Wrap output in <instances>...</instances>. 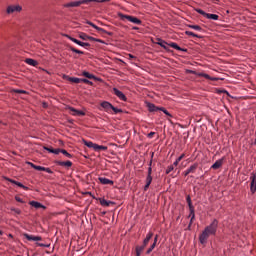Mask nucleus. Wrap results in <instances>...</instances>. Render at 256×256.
Returning a JSON list of instances; mask_svg holds the SVG:
<instances>
[{"label":"nucleus","instance_id":"8fccbe9b","mask_svg":"<svg viewBox=\"0 0 256 256\" xmlns=\"http://www.w3.org/2000/svg\"><path fill=\"white\" fill-rule=\"evenodd\" d=\"M61 150L62 149H53L52 153L58 155L59 153H61Z\"/></svg>","mask_w":256,"mask_h":256},{"label":"nucleus","instance_id":"e433bc0d","mask_svg":"<svg viewBox=\"0 0 256 256\" xmlns=\"http://www.w3.org/2000/svg\"><path fill=\"white\" fill-rule=\"evenodd\" d=\"M200 76L204 77L205 79L212 80V81L217 80L216 78H211L208 74H201Z\"/></svg>","mask_w":256,"mask_h":256},{"label":"nucleus","instance_id":"39448f33","mask_svg":"<svg viewBox=\"0 0 256 256\" xmlns=\"http://www.w3.org/2000/svg\"><path fill=\"white\" fill-rule=\"evenodd\" d=\"M101 107H102L107 113H112L113 105L110 104L109 102H107V101L102 102V103H101Z\"/></svg>","mask_w":256,"mask_h":256},{"label":"nucleus","instance_id":"5701e85b","mask_svg":"<svg viewBox=\"0 0 256 256\" xmlns=\"http://www.w3.org/2000/svg\"><path fill=\"white\" fill-rule=\"evenodd\" d=\"M82 76H84V77H86V78H88V79H90V80H97V78L93 75V74H90V73H88V72H86V71H84L83 73H82Z\"/></svg>","mask_w":256,"mask_h":256},{"label":"nucleus","instance_id":"473e14b6","mask_svg":"<svg viewBox=\"0 0 256 256\" xmlns=\"http://www.w3.org/2000/svg\"><path fill=\"white\" fill-rule=\"evenodd\" d=\"M189 210H190L189 217H191L192 220H195V207L189 208Z\"/></svg>","mask_w":256,"mask_h":256},{"label":"nucleus","instance_id":"c9c22d12","mask_svg":"<svg viewBox=\"0 0 256 256\" xmlns=\"http://www.w3.org/2000/svg\"><path fill=\"white\" fill-rule=\"evenodd\" d=\"M70 50H71L72 52L77 53V54H80V55H83V54H84L82 51L77 50V49H75L74 47H70Z\"/></svg>","mask_w":256,"mask_h":256},{"label":"nucleus","instance_id":"ea45409f","mask_svg":"<svg viewBox=\"0 0 256 256\" xmlns=\"http://www.w3.org/2000/svg\"><path fill=\"white\" fill-rule=\"evenodd\" d=\"M61 153L62 154H64L66 157H68V158H71L72 157V155L71 154H69L66 150H64V149H61Z\"/></svg>","mask_w":256,"mask_h":256},{"label":"nucleus","instance_id":"2eb2a0df","mask_svg":"<svg viewBox=\"0 0 256 256\" xmlns=\"http://www.w3.org/2000/svg\"><path fill=\"white\" fill-rule=\"evenodd\" d=\"M29 204H30L32 207L36 208V209H39V208L46 209L45 206H43L41 203L36 202V201H31V202H29Z\"/></svg>","mask_w":256,"mask_h":256},{"label":"nucleus","instance_id":"412c9836","mask_svg":"<svg viewBox=\"0 0 256 256\" xmlns=\"http://www.w3.org/2000/svg\"><path fill=\"white\" fill-rule=\"evenodd\" d=\"M87 24L90 25L91 27H93L94 29H96L99 33H107L104 29L97 27L92 22H87Z\"/></svg>","mask_w":256,"mask_h":256},{"label":"nucleus","instance_id":"0e129e2a","mask_svg":"<svg viewBox=\"0 0 256 256\" xmlns=\"http://www.w3.org/2000/svg\"><path fill=\"white\" fill-rule=\"evenodd\" d=\"M180 161H178V159L174 162V166H177L179 164Z\"/></svg>","mask_w":256,"mask_h":256},{"label":"nucleus","instance_id":"b1692460","mask_svg":"<svg viewBox=\"0 0 256 256\" xmlns=\"http://www.w3.org/2000/svg\"><path fill=\"white\" fill-rule=\"evenodd\" d=\"M11 183L23 188L24 190H28V187L24 186L23 184H21L20 182H17L15 180H12V179H8Z\"/></svg>","mask_w":256,"mask_h":256},{"label":"nucleus","instance_id":"052dcab7","mask_svg":"<svg viewBox=\"0 0 256 256\" xmlns=\"http://www.w3.org/2000/svg\"><path fill=\"white\" fill-rule=\"evenodd\" d=\"M185 157L184 154H182L177 160L180 162Z\"/></svg>","mask_w":256,"mask_h":256},{"label":"nucleus","instance_id":"774afa93","mask_svg":"<svg viewBox=\"0 0 256 256\" xmlns=\"http://www.w3.org/2000/svg\"><path fill=\"white\" fill-rule=\"evenodd\" d=\"M133 30H139V28L138 27H133Z\"/></svg>","mask_w":256,"mask_h":256},{"label":"nucleus","instance_id":"0eeeda50","mask_svg":"<svg viewBox=\"0 0 256 256\" xmlns=\"http://www.w3.org/2000/svg\"><path fill=\"white\" fill-rule=\"evenodd\" d=\"M81 5V0H75L74 2H67L64 4L65 8H71V7H79Z\"/></svg>","mask_w":256,"mask_h":256},{"label":"nucleus","instance_id":"f3484780","mask_svg":"<svg viewBox=\"0 0 256 256\" xmlns=\"http://www.w3.org/2000/svg\"><path fill=\"white\" fill-rule=\"evenodd\" d=\"M152 237H153V233H152V232H149V233L147 234L146 238L144 239L142 245H144V246L146 247Z\"/></svg>","mask_w":256,"mask_h":256},{"label":"nucleus","instance_id":"f704fd0d","mask_svg":"<svg viewBox=\"0 0 256 256\" xmlns=\"http://www.w3.org/2000/svg\"><path fill=\"white\" fill-rule=\"evenodd\" d=\"M186 200H187V203H188L189 209H190V208H194V206H193V204H192L191 197H190L189 195L187 196Z\"/></svg>","mask_w":256,"mask_h":256},{"label":"nucleus","instance_id":"72a5a7b5","mask_svg":"<svg viewBox=\"0 0 256 256\" xmlns=\"http://www.w3.org/2000/svg\"><path fill=\"white\" fill-rule=\"evenodd\" d=\"M185 34L188 36H191V37L202 38L201 36H199L193 32H190V31H186Z\"/></svg>","mask_w":256,"mask_h":256},{"label":"nucleus","instance_id":"7c9ffc66","mask_svg":"<svg viewBox=\"0 0 256 256\" xmlns=\"http://www.w3.org/2000/svg\"><path fill=\"white\" fill-rule=\"evenodd\" d=\"M108 149V147H106V146H100V145H97L96 144V146H95V151H106Z\"/></svg>","mask_w":256,"mask_h":256},{"label":"nucleus","instance_id":"5fc2aeb1","mask_svg":"<svg viewBox=\"0 0 256 256\" xmlns=\"http://www.w3.org/2000/svg\"><path fill=\"white\" fill-rule=\"evenodd\" d=\"M128 59H129V60H136V57L133 56V55H131V54H129V55H128Z\"/></svg>","mask_w":256,"mask_h":256},{"label":"nucleus","instance_id":"338daca9","mask_svg":"<svg viewBox=\"0 0 256 256\" xmlns=\"http://www.w3.org/2000/svg\"><path fill=\"white\" fill-rule=\"evenodd\" d=\"M149 167H152V160H151L150 163H149Z\"/></svg>","mask_w":256,"mask_h":256},{"label":"nucleus","instance_id":"20e7f679","mask_svg":"<svg viewBox=\"0 0 256 256\" xmlns=\"http://www.w3.org/2000/svg\"><path fill=\"white\" fill-rule=\"evenodd\" d=\"M22 10V8L17 5V6H8L7 8V13L12 14V13H19Z\"/></svg>","mask_w":256,"mask_h":256},{"label":"nucleus","instance_id":"49530a36","mask_svg":"<svg viewBox=\"0 0 256 256\" xmlns=\"http://www.w3.org/2000/svg\"><path fill=\"white\" fill-rule=\"evenodd\" d=\"M11 211H13L14 213H16L18 215L21 214V211L17 208H11Z\"/></svg>","mask_w":256,"mask_h":256},{"label":"nucleus","instance_id":"423d86ee","mask_svg":"<svg viewBox=\"0 0 256 256\" xmlns=\"http://www.w3.org/2000/svg\"><path fill=\"white\" fill-rule=\"evenodd\" d=\"M250 180H251V191L252 193H255L256 192V173H252Z\"/></svg>","mask_w":256,"mask_h":256},{"label":"nucleus","instance_id":"a18cd8bd","mask_svg":"<svg viewBox=\"0 0 256 256\" xmlns=\"http://www.w3.org/2000/svg\"><path fill=\"white\" fill-rule=\"evenodd\" d=\"M160 110L163 111L167 116L172 117V115L165 108H160Z\"/></svg>","mask_w":256,"mask_h":256},{"label":"nucleus","instance_id":"c85d7f7f","mask_svg":"<svg viewBox=\"0 0 256 256\" xmlns=\"http://www.w3.org/2000/svg\"><path fill=\"white\" fill-rule=\"evenodd\" d=\"M157 44H158L159 46H161L162 48H164L165 50L168 49V48L166 47L167 43H166L165 41L161 40V39H158Z\"/></svg>","mask_w":256,"mask_h":256},{"label":"nucleus","instance_id":"e2e57ef3","mask_svg":"<svg viewBox=\"0 0 256 256\" xmlns=\"http://www.w3.org/2000/svg\"><path fill=\"white\" fill-rule=\"evenodd\" d=\"M193 221H194V220H192V218H191L190 223H189V226H188L189 229H190V227H191Z\"/></svg>","mask_w":256,"mask_h":256},{"label":"nucleus","instance_id":"393cba45","mask_svg":"<svg viewBox=\"0 0 256 256\" xmlns=\"http://www.w3.org/2000/svg\"><path fill=\"white\" fill-rule=\"evenodd\" d=\"M25 62H26L28 65L33 66V67H35V66L38 65V62L35 61V60H33V59H26Z\"/></svg>","mask_w":256,"mask_h":256},{"label":"nucleus","instance_id":"c756f323","mask_svg":"<svg viewBox=\"0 0 256 256\" xmlns=\"http://www.w3.org/2000/svg\"><path fill=\"white\" fill-rule=\"evenodd\" d=\"M169 46L178 51H186V50L180 48L176 43H171V44H169Z\"/></svg>","mask_w":256,"mask_h":256},{"label":"nucleus","instance_id":"6e6552de","mask_svg":"<svg viewBox=\"0 0 256 256\" xmlns=\"http://www.w3.org/2000/svg\"><path fill=\"white\" fill-rule=\"evenodd\" d=\"M113 93L122 101H127V98L126 96L121 92L119 91L118 89L114 88L113 89Z\"/></svg>","mask_w":256,"mask_h":256},{"label":"nucleus","instance_id":"3c124183","mask_svg":"<svg viewBox=\"0 0 256 256\" xmlns=\"http://www.w3.org/2000/svg\"><path fill=\"white\" fill-rule=\"evenodd\" d=\"M147 176L152 177V167L148 168V174Z\"/></svg>","mask_w":256,"mask_h":256},{"label":"nucleus","instance_id":"dca6fc26","mask_svg":"<svg viewBox=\"0 0 256 256\" xmlns=\"http://www.w3.org/2000/svg\"><path fill=\"white\" fill-rule=\"evenodd\" d=\"M79 38L84 40V41H87V40L93 41V40H95V38L90 37V36L86 35L85 33H80Z\"/></svg>","mask_w":256,"mask_h":256},{"label":"nucleus","instance_id":"6ab92c4d","mask_svg":"<svg viewBox=\"0 0 256 256\" xmlns=\"http://www.w3.org/2000/svg\"><path fill=\"white\" fill-rule=\"evenodd\" d=\"M56 164L59 165V166H65V167H71L72 166V162L71 161H66V162L57 161Z\"/></svg>","mask_w":256,"mask_h":256},{"label":"nucleus","instance_id":"37998d69","mask_svg":"<svg viewBox=\"0 0 256 256\" xmlns=\"http://www.w3.org/2000/svg\"><path fill=\"white\" fill-rule=\"evenodd\" d=\"M68 37V39L70 40V41H72V42H74L75 44H79V41L77 40V39H75V38H72V37H70V36H67Z\"/></svg>","mask_w":256,"mask_h":256},{"label":"nucleus","instance_id":"c03bdc74","mask_svg":"<svg viewBox=\"0 0 256 256\" xmlns=\"http://www.w3.org/2000/svg\"><path fill=\"white\" fill-rule=\"evenodd\" d=\"M36 245L39 247H46V248H48L50 246L49 244H43V243H39V242H37Z\"/></svg>","mask_w":256,"mask_h":256},{"label":"nucleus","instance_id":"79ce46f5","mask_svg":"<svg viewBox=\"0 0 256 256\" xmlns=\"http://www.w3.org/2000/svg\"><path fill=\"white\" fill-rule=\"evenodd\" d=\"M81 82L85 83V84H88V85H93V83L87 79H81Z\"/></svg>","mask_w":256,"mask_h":256},{"label":"nucleus","instance_id":"6e6d98bb","mask_svg":"<svg viewBox=\"0 0 256 256\" xmlns=\"http://www.w3.org/2000/svg\"><path fill=\"white\" fill-rule=\"evenodd\" d=\"M44 149L47 150L50 153H53V150H54L53 148H48V147H44Z\"/></svg>","mask_w":256,"mask_h":256},{"label":"nucleus","instance_id":"de8ad7c7","mask_svg":"<svg viewBox=\"0 0 256 256\" xmlns=\"http://www.w3.org/2000/svg\"><path fill=\"white\" fill-rule=\"evenodd\" d=\"M44 168H45V167L34 166V169H35V170H38V171H44Z\"/></svg>","mask_w":256,"mask_h":256},{"label":"nucleus","instance_id":"2f4dec72","mask_svg":"<svg viewBox=\"0 0 256 256\" xmlns=\"http://www.w3.org/2000/svg\"><path fill=\"white\" fill-rule=\"evenodd\" d=\"M84 144L89 147V148H93L95 150V146L96 144H94L93 142L91 141H84Z\"/></svg>","mask_w":256,"mask_h":256},{"label":"nucleus","instance_id":"9b49d317","mask_svg":"<svg viewBox=\"0 0 256 256\" xmlns=\"http://www.w3.org/2000/svg\"><path fill=\"white\" fill-rule=\"evenodd\" d=\"M98 180L103 185H113L114 184V182L112 180H109V179L104 178V177H99Z\"/></svg>","mask_w":256,"mask_h":256},{"label":"nucleus","instance_id":"603ef678","mask_svg":"<svg viewBox=\"0 0 256 256\" xmlns=\"http://www.w3.org/2000/svg\"><path fill=\"white\" fill-rule=\"evenodd\" d=\"M43 171H45V172H47V173H49V174H52V173H53L50 168H45V167H44V170H43Z\"/></svg>","mask_w":256,"mask_h":256},{"label":"nucleus","instance_id":"4be33fe9","mask_svg":"<svg viewBox=\"0 0 256 256\" xmlns=\"http://www.w3.org/2000/svg\"><path fill=\"white\" fill-rule=\"evenodd\" d=\"M146 246L141 245V246H136V256H141V253L145 249Z\"/></svg>","mask_w":256,"mask_h":256},{"label":"nucleus","instance_id":"ddd939ff","mask_svg":"<svg viewBox=\"0 0 256 256\" xmlns=\"http://www.w3.org/2000/svg\"><path fill=\"white\" fill-rule=\"evenodd\" d=\"M93 2H99V3H104L106 2V0H80L81 5H88L89 3H93Z\"/></svg>","mask_w":256,"mask_h":256},{"label":"nucleus","instance_id":"9d476101","mask_svg":"<svg viewBox=\"0 0 256 256\" xmlns=\"http://www.w3.org/2000/svg\"><path fill=\"white\" fill-rule=\"evenodd\" d=\"M23 236L29 240V241H41L42 238L40 236H33V235H29L27 233H24Z\"/></svg>","mask_w":256,"mask_h":256},{"label":"nucleus","instance_id":"13d9d810","mask_svg":"<svg viewBox=\"0 0 256 256\" xmlns=\"http://www.w3.org/2000/svg\"><path fill=\"white\" fill-rule=\"evenodd\" d=\"M154 135H155V132H151V133L148 134V137L153 138Z\"/></svg>","mask_w":256,"mask_h":256},{"label":"nucleus","instance_id":"f03ea898","mask_svg":"<svg viewBox=\"0 0 256 256\" xmlns=\"http://www.w3.org/2000/svg\"><path fill=\"white\" fill-rule=\"evenodd\" d=\"M121 20H128L129 22L135 24V25H141L142 24V21L139 20L138 18L136 17H133V16H129L128 14H119Z\"/></svg>","mask_w":256,"mask_h":256},{"label":"nucleus","instance_id":"58836bf2","mask_svg":"<svg viewBox=\"0 0 256 256\" xmlns=\"http://www.w3.org/2000/svg\"><path fill=\"white\" fill-rule=\"evenodd\" d=\"M114 111L115 114H118V113H122V110L121 109H117L115 108L114 106H112L111 108V112Z\"/></svg>","mask_w":256,"mask_h":256},{"label":"nucleus","instance_id":"cd10ccee","mask_svg":"<svg viewBox=\"0 0 256 256\" xmlns=\"http://www.w3.org/2000/svg\"><path fill=\"white\" fill-rule=\"evenodd\" d=\"M188 27L190 29L196 30L198 32H202L203 31V29L200 26H198V25H188Z\"/></svg>","mask_w":256,"mask_h":256},{"label":"nucleus","instance_id":"a211bd4d","mask_svg":"<svg viewBox=\"0 0 256 256\" xmlns=\"http://www.w3.org/2000/svg\"><path fill=\"white\" fill-rule=\"evenodd\" d=\"M147 108L150 112H156L158 110H160V108L156 107L154 104L152 103H147Z\"/></svg>","mask_w":256,"mask_h":256},{"label":"nucleus","instance_id":"69168bd1","mask_svg":"<svg viewBox=\"0 0 256 256\" xmlns=\"http://www.w3.org/2000/svg\"><path fill=\"white\" fill-rule=\"evenodd\" d=\"M31 165V167L34 169V167H36L37 165H34L33 163H29Z\"/></svg>","mask_w":256,"mask_h":256},{"label":"nucleus","instance_id":"bb28decb","mask_svg":"<svg viewBox=\"0 0 256 256\" xmlns=\"http://www.w3.org/2000/svg\"><path fill=\"white\" fill-rule=\"evenodd\" d=\"M68 81L72 82V83H75V84H79L82 82V79H79V78H74V77H69L68 78Z\"/></svg>","mask_w":256,"mask_h":256},{"label":"nucleus","instance_id":"4c0bfd02","mask_svg":"<svg viewBox=\"0 0 256 256\" xmlns=\"http://www.w3.org/2000/svg\"><path fill=\"white\" fill-rule=\"evenodd\" d=\"M77 45H79V46H81V47H84V48L90 47V44H89V43H83V42H81V41H79Z\"/></svg>","mask_w":256,"mask_h":256},{"label":"nucleus","instance_id":"a878e982","mask_svg":"<svg viewBox=\"0 0 256 256\" xmlns=\"http://www.w3.org/2000/svg\"><path fill=\"white\" fill-rule=\"evenodd\" d=\"M100 204H101L102 206L108 207V206H110V204H113V202L107 201V200H105V199H100Z\"/></svg>","mask_w":256,"mask_h":256},{"label":"nucleus","instance_id":"aec40b11","mask_svg":"<svg viewBox=\"0 0 256 256\" xmlns=\"http://www.w3.org/2000/svg\"><path fill=\"white\" fill-rule=\"evenodd\" d=\"M152 180H153L152 176H147V178H146V185L144 187V191L148 190L150 184L152 183Z\"/></svg>","mask_w":256,"mask_h":256},{"label":"nucleus","instance_id":"680f3d73","mask_svg":"<svg viewBox=\"0 0 256 256\" xmlns=\"http://www.w3.org/2000/svg\"><path fill=\"white\" fill-rule=\"evenodd\" d=\"M157 241H158V235L155 236L153 243H155V245H156V244H157Z\"/></svg>","mask_w":256,"mask_h":256},{"label":"nucleus","instance_id":"864d4df0","mask_svg":"<svg viewBox=\"0 0 256 256\" xmlns=\"http://www.w3.org/2000/svg\"><path fill=\"white\" fill-rule=\"evenodd\" d=\"M14 92L18 94H26V92L23 90H15Z\"/></svg>","mask_w":256,"mask_h":256},{"label":"nucleus","instance_id":"a19ab883","mask_svg":"<svg viewBox=\"0 0 256 256\" xmlns=\"http://www.w3.org/2000/svg\"><path fill=\"white\" fill-rule=\"evenodd\" d=\"M156 247V245H155V243H153L151 246H150V248L147 250V254H150L152 251H153V249Z\"/></svg>","mask_w":256,"mask_h":256},{"label":"nucleus","instance_id":"bf43d9fd","mask_svg":"<svg viewBox=\"0 0 256 256\" xmlns=\"http://www.w3.org/2000/svg\"><path fill=\"white\" fill-rule=\"evenodd\" d=\"M93 41L104 44V41H102V40H100V39H96V38H95V40H93Z\"/></svg>","mask_w":256,"mask_h":256},{"label":"nucleus","instance_id":"09e8293b","mask_svg":"<svg viewBox=\"0 0 256 256\" xmlns=\"http://www.w3.org/2000/svg\"><path fill=\"white\" fill-rule=\"evenodd\" d=\"M173 170H174V167L173 166H169L168 169L166 170V174H169Z\"/></svg>","mask_w":256,"mask_h":256},{"label":"nucleus","instance_id":"f257e3e1","mask_svg":"<svg viewBox=\"0 0 256 256\" xmlns=\"http://www.w3.org/2000/svg\"><path fill=\"white\" fill-rule=\"evenodd\" d=\"M218 220L214 219L213 222L205 228L199 237L201 244H206L210 236H215L218 229Z\"/></svg>","mask_w":256,"mask_h":256},{"label":"nucleus","instance_id":"4468645a","mask_svg":"<svg viewBox=\"0 0 256 256\" xmlns=\"http://www.w3.org/2000/svg\"><path fill=\"white\" fill-rule=\"evenodd\" d=\"M223 161L224 159H220V160H217L213 165H212V169H219L222 165H223Z\"/></svg>","mask_w":256,"mask_h":256},{"label":"nucleus","instance_id":"1a4fd4ad","mask_svg":"<svg viewBox=\"0 0 256 256\" xmlns=\"http://www.w3.org/2000/svg\"><path fill=\"white\" fill-rule=\"evenodd\" d=\"M68 110H70L73 116H85V113L83 111L76 110L73 107H68Z\"/></svg>","mask_w":256,"mask_h":256},{"label":"nucleus","instance_id":"4d7b16f0","mask_svg":"<svg viewBox=\"0 0 256 256\" xmlns=\"http://www.w3.org/2000/svg\"><path fill=\"white\" fill-rule=\"evenodd\" d=\"M15 200H16L17 202L23 203V200H22L20 197H18V196L15 197Z\"/></svg>","mask_w":256,"mask_h":256},{"label":"nucleus","instance_id":"f8f14e48","mask_svg":"<svg viewBox=\"0 0 256 256\" xmlns=\"http://www.w3.org/2000/svg\"><path fill=\"white\" fill-rule=\"evenodd\" d=\"M197 168H198V164L192 165L189 169H187V170L184 172V175H185V176H188L190 173H195V171H196Z\"/></svg>","mask_w":256,"mask_h":256},{"label":"nucleus","instance_id":"7ed1b4c3","mask_svg":"<svg viewBox=\"0 0 256 256\" xmlns=\"http://www.w3.org/2000/svg\"><path fill=\"white\" fill-rule=\"evenodd\" d=\"M195 11L209 20L217 21L219 19L218 14H208L207 12H204V10H201V8H195Z\"/></svg>","mask_w":256,"mask_h":256}]
</instances>
